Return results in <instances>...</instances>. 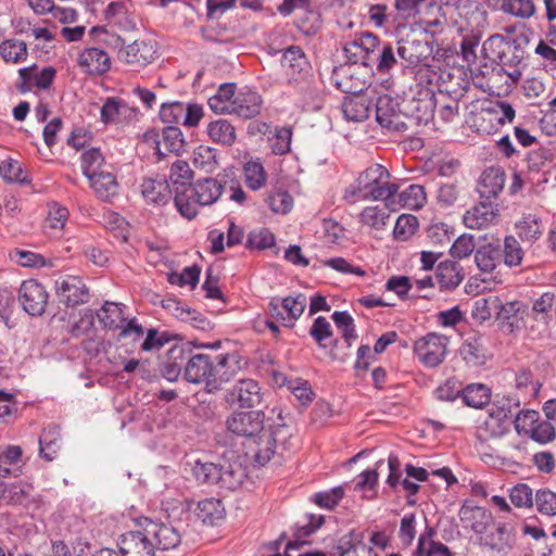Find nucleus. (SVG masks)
<instances>
[{"mask_svg": "<svg viewBox=\"0 0 556 556\" xmlns=\"http://www.w3.org/2000/svg\"><path fill=\"white\" fill-rule=\"evenodd\" d=\"M181 543L180 530L169 522L148 520L143 528L119 536L123 556H156V552L176 548Z\"/></svg>", "mask_w": 556, "mask_h": 556, "instance_id": "nucleus-1", "label": "nucleus"}, {"mask_svg": "<svg viewBox=\"0 0 556 556\" xmlns=\"http://www.w3.org/2000/svg\"><path fill=\"white\" fill-rule=\"evenodd\" d=\"M389 170L380 164H371L363 170L355 182L344 192V199L350 203L359 200L392 201L399 191V185L390 181Z\"/></svg>", "mask_w": 556, "mask_h": 556, "instance_id": "nucleus-2", "label": "nucleus"}, {"mask_svg": "<svg viewBox=\"0 0 556 556\" xmlns=\"http://www.w3.org/2000/svg\"><path fill=\"white\" fill-rule=\"evenodd\" d=\"M223 191L224 185L217 178H203L197 180L191 188L177 192L174 201L178 212L192 219L198 215L199 206L214 204Z\"/></svg>", "mask_w": 556, "mask_h": 556, "instance_id": "nucleus-3", "label": "nucleus"}, {"mask_svg": "<svg viewBox=\"0 0 556 556\" xmlns=\"http://www.w3.org/2000/svg\"><path fill=\"white\" fill-rule=\"evenodd\" d=\"M290 435L282 410L279 409L277 420L268 424L265 430L248 441V453L252 454L257 465L264 466L275 456L278 444H285Z\"/></svg>", "mask_w": 556, "mask_h": 556, "instance_id": "nucleus-4", "label": "nucleus"}, {"mask_svg": "<svg viewBox=\"0 0 556 556\" xmlns=\"http://www.w3.org/2000/svg\"><path fill=\"white\" fill-rule=\"evenodd\" d=\"M369 71L361 64H341L333 68L331 81L334 87L349 96L364 93L367 89Z\"/></svg>", "mask_w": 556, "mask_h": 556, "instance_id": "nucleus-5", "label": "nucleus"}, {"mask_svg": "<svg viewBox=\"0 0 556 556\" xmlns=\"http://www.w3.org/2000/svg\"><path fill=\"white\" fill-rule=\"evenodd\" d=\"M376 121L389 132H404L408 129L407 114L400 109L397 100L388 94L380 96L376 102Z\"/></svg>", "mask_w": 556, "mask_h": 556, "instance_id": "nucleus-6", "label": "nucleus"}, {"mask_svg": "<svg viewBox=\"0 0 556 556\" xmlns=\"http://www.w3.org/2000/svg\"><path fill=\"white\" fill-rule=\"evenodd\" d=\"M447 338L430 332L414 343V352L418 359L428 367L440 365L446 354Z\"/></svg>", "mask_w": 556, "mask_h": 556, "instance_id": "nucleus-7", "label": "nucleus"}, {"mask_svg": "<svg viewBox=\"0 0 556 556\" xmlns=\"http://www.w3.org/2000/svg\"><path fill=\"white\" fill-rule=\"evenodd\" d=\"M437 109L434 91L429 87H422L405 103L407 121L414 119L416 124H428L433 118Z\"/></svg>", "mask_w": 556, "mask_h": 556, "instance_id": "nucleus-8", "label": "nucleus"}, {"mask_svg": "<svg viewBox=\"0 0 556 556\" xmlns=\"http://www.w3.org/2000/svg\"><path fill=\"white\" fill-rule=\"evenodd\" d=\"M58 299L66 306L85 304L89 300V289L78 276H64L55 280Z\"/></svg>", "mask_w": 556, "mask_h": 556, "instance_id": "nucleus-9", "label": "nucleus"}, {"mask_svg": "<svg viewBox=\"0 0 556 556\" xmlns=\"http://www.w3.org/2000/svg\"><path fill=\"white\" fill-rule=\"evenodd\" d=\"M396 53L406 66H416L431 58L433 48L426 38L408 36L397 41Z\"/></svg>", "mask_w": 556, "mask_h": 556, "instance_id": "nucleus-10", "label": "nucleus"}, {"mask_svg": "<svg viewBox=\"0 0 556 556\" xmlns=\"http://www.w3.org/2000/svg\"><path fill=\"white\" fill-rule=\"evenodd\" d=\"M48 298L45 287L34 279L23 281L18 290V300L24 311L31 316H40L45 313Z\"/></svg>", "mask_w": 556, "mask_h": 556, "instance_id": "nucleus-11", "label": "nucleus"}, {"mask_svg": "<svg viewBox=\"0 0 556 556\" xmlns=\"http://www.w3.org/2000/svg\"><path fill=\"white\" fill-rule=\"evenodd\" d=\"M227 429L237 435L247 437L249 440L265 430L264 413L261 410L238 412L228 417Z\"/></svg>", "mask_w": 556, "mask_h": 556, "instance_id": "nucleus-12", "label": "nucleus"}, {"mask_svg": "<svg viewBox=\"0 0 556 556\" xmlns=\"http://www.w3.org/2000/svg\"><path fill=\"white\" fill-rule=\"evenodd\" d=\"M500 220L498 204L491 201H481L470 207L463 216V223L470 229H486Z\"/></svg>", "mask_w": 556, "mask_h": 556, "instance_id": "nucleus-13", "label": "nucleus"}, {"mask_svg": "<svg viewBox=\"0 0 556 556\" xmlns=\"http://www.w3.org/2000/svg\"><path fill=\"white\" fill-rule=\"evenodd\" d=\"M156 54L155 43L151 40H135L118 52V59L135 67L142 68L151 64Z\"/></svg>", "mask_w": 556, "mask_h": 556, "instance_id": "nucleus-14", "label": "nucleus"}, {"mask_svg": "<svg viewBox=\"0 0 556 556\" xmlns=\"http://www.w3.org/2000/svg\"><path fill=\"white\" fill-rule=\"evenodd\" d=\"M214 361L206 354L190 355L185 364L184 377L191 383H205L208 391L211 390V379L213 378Z\"/></svg>", "mask_w": 556, "mask_h": 556, "instance_id": "nucleus-15", "label": "nucleus"}, {"mask_svg": "<svg viewBox=\"0 0 556 556\" xmlns=\"http://www.w3.org/2000/svg\"><path fill=\"white\" fill-rule=\"evenodd\" d=\"M136 116L137 109L118 97H108L100 111V121L104 125L130 123Z\"/></svg>", "mask_w": 556, "mask_h": 556, "instance_id": "nucleus-16", "label": "nucleus"}, {"mask_svg": "<svg viewBox=\"0 0 556 556\" xmlns=\"http://www.w3.org/2000/svg\"><path fill=\"white\" fill-rule=\"evenodd\" d=\"M241 370V358L237 353L217 355L214 359L213 378L211 390L220 389L222 384L228 382Z\"/></svg>", "mask_w": 556, "mask_h": 556, "instance_id": "nucleus-17", "label": "nucleus"}, {"mask_svg": "<svg viewBox=\"0 0 556 556\" xmlns=\"http://www.w3.org/2000/svg\"><path fill=\"white\" fill-rule=\"evenodd\" d=\"M227 401L231 405L253 407L262 402L261 388L253 379H241L229 390Z\"/></svg>", "mask_w": 556, "mask_h": 556, "instance_id": "nucleus-18", "label": "nucleus"}, {"mask_svg": "<svg viewBox=\"0 0 556 556\" xmlns=\"http://www.w3.org/2000/svg\"><path fill=\"white\" fill-rule=\"evenodd\" d=\"M21 84L17 89L25 93L31 90L33 87L39 89H48L55 77V70L51 66H47L41 71H38L36 65L29 67H23L18 71Z\"/></svg>", "mask_w": 556, "mask_h": 556, "instance_id": "nucleus-19", "label": "nucleus"}, {"mask_svg": "<svg viewBox=\"0 0 556 556\" xmlns=\"http://www.w3.org/2000/svg\"><path fill=\"white\" fill-rule=\"evenodd\" d=\"M478 543L492 551L506 552L511 548L514 535L505 523L493 521L492 527L478 538Z\"/></svg>", "mask_w": 556, "mask_h": 556, "instance_id": "nucleus-20", "label": "nucleus"}, {"mask_svg": "<svg viewBox=\"0 0 556 556\" xmlns=\"http://www.w3.org/2000/svg\"><path fill=\"white\" fill-rule=\"evenodd\" d=\"M77 64L89 75H103L111 68V59L102 49L87 48L79 53Z\"/></svg>", "mask_w": 556, "mask_h": 556, "instance_id": "nucleus-21", "label": "nucleus"}, {"mask_svg": "<svg viewBox=\"0 0 556 556\" xmlns=\"http://www.w3.org/2000/svg\"><path fill=\"white\" fill-rule=\"evenodd\" d=\"M219 469L218 485L225 490H237L247 478V469L239 458L223 459Z\"/></svg>", "mask_w": 556, "mask_h": 556, "instance_id": "nucleus-22", "label": "nucleus"}, {"mask_svg": "<svg viewBox=\"0 0 556 556\" xmlns=\"http://www.w3.org/2000/svg\"><path fill=\"white\" fill-rule=\"evenodd\" d=\"M263 105L262 97L253 90L242 89L233 98L230 114L249 119L260 114Z\"/></svg>", "mask_w": 556, "mask_h": 556, "instance_id": "nucleus-23", "label": "nucleus"}, {"mask_svg": "<svg viewBox=\"0 0 556 556\" xmlns=\"http://www.w3.org/2000/svg\"><path fill=\"white\" fill-rule=\"evenodd\" d=\"M460 521L479 536L492 527V514L483 507L463 505L459 509Z\"/></svg>", "mask_w": 556, "mask_h": 556, "instance_id": "nucleus-24", "label": "nucleus"}, {"mask_svg": "<svg viewBox=\"0 0 556 556\" xmlns=\"http://www.w3.org/2000/svg\"><path fill=\"white\" fill-rule=\"evenodd\" d=\"M374 101L367 92L346 96L342 102V112L348 121L363 122L369 117Z\"/></svg>", "mask_w": 556, "mask_h": 556, "instance_id": "nucleus-25", "label": "nucleus"}, {"mask_svg": "<svg viewBox=\"0 0 556 556\" xmlns=\"http://www.w3.org/2000/svg\"><path fill=\"white\" fill-rule=\"evenodd\" d=\"M505 185V172L501 167L483 170L478 182V192L482 199L497 198Z\"/></svg>", "mask_w": 556, "mask_h": 556, "instance_id": "nucleus-26", "label": "nucleus"}, {"mask_svg": "<svg viewBox=\"0 0 556 556\" xmlns=\"http://www.w3.org/2000/svg\"><path fill=\"white\" fill-rule=\"evenodd\" d=\"M188 358V350L181 345H174L167 352L166 359L162 363L161 372L163 377L174 382L181 374V368H185Z\"/></svg>", "mask_w": 556, "mask_h": 556, "instance_id": "nucleus-27", "label": "nucleus"}, {"mask_svg": "<svg viewBox=\"0 0 556 556\" xmlns=\"http://www.w3.org/2000/svg\"><path fill=\"white\" fill-rule=\"evenodd\" d=\"M104 17L109 25L122 31H130L136 27V23L123 1L111 2L104 12Z\"/></svg>", "mask_w": 556, "mask_h": 556, "instance_id": "nucleus-28", "label": "nucleus"}, {"mask_svg": "<svg viewBox=\"0 0 556 556\" xmlns=\"http://www.w3.org/2000/svg\"><path fill=\"white\" fill-rule=\"evenodd\" d=\"M88 179L99 200L111 201L112 198L118 194V184L111 172L104 170L88 177Z\"/></svg>", "mask_w": 556, "mask_h": 556, "instance_id": "nucleus-29", "label": "nucleus"}, {"mask_svg": "<svg viewBox=\"0 0 556 556\" xmlns=\"http://www.w3.org/2000/svg\"><path fill=\"white\" fill-rule=\"evenodd\" d=\"M464 279L463 268L453 261H444L438 265L435 280L440 289L452 290L460 285Z\"/></svg>", "mask_w": 556, "mask_h": 556, "instance_id": "nucleus-30", "label": "nucleus"}, {"mask_svg": "<svg viewBox=\"0 0 556 556\" xmlns=\"http://www.w3.org/2000/svg\"><path fill=\"white\" fill-rule=\"evenodd\" d=\"M315 342L323 349L329 348V356L333 361L344 362L348 354L338 355L333 349L338 345V340L332 337L331 325L325 317L315 318Z\"/></svg>", "mask_w": 556, "mask_h": 556, "instance_id": "nucleus-31", "label": "nucleus"}, {"mask_svg": "<svg viewBox=\"0 0 556 556\" xmlns=\"http://www.w3.org/2000/svg\"><path fill=\"white\" fill-rule=\"evenodd\" d=\"M305 298L298 295L295 298L289 296L282 300L281 304L270 303L271 316L277 319L286 320L287 317L292 320L300 317L305 308Z\"/></svg>", "mask_w": 556, "mask_h": 556, "instance_id": "nucleus-32", "label": "nucleus"}, {"mask_svg": "<svg viewBox=\"0 0 556 556\" xmlns=\"http://www.w3.org/2000/svg\"><path fill=\"white\" fill-rule=\"evenodd\" d=\"M206 131L212 141L222 146L231 147L237 140L235 126L224 118L211 122Z\"/></svg>", "mask_w": 556, "mask_h": 556, "instance_id": "nucleus-33", "label": "nucleus"}, {"mask_svg": "<svg viewBox=\"0 0 556 556\" xmlns=\"http://www.w3.org/2000/svg\"><path fill=\"white\" fill-rule=\"evenodd\" d=\"M508 429L509 424L506 420L489 410L488 416L477 430V438L483 444L489 439L502 437Z\"/></svg>", "mask_w": 556, "mask_h": 556, "instance_id": "nucleus-34", "label": "nucleus"}, {"mask_svg": "<svg viewBox=\"0 0 556 556\" xmlns=\"http://www.w3.org/2000/svg\"><path fill=\"white\" fill-rule=\"evenodd\" d=\"M141 193L148 202L162 205L170 199L172 190L167 181L147 178L141 184Z\"/></svg>", "mask_w": 556, "mask_h": 556, "instance_id": "nucleus-35", "label": "nucleus"}, {"mask_svg": "<svg viewBox=\"0 0 556 556\" xmlns=\"http://www.w3.org/2000/svg\"><path fill=\"white\" fill-rule=\"evenodd\" d=\"M194 513L202 523L213 526L224 518L225 508L219 500L211 497L198 502Z\"/></svg>", "mask_w": 556, "mask_h": 556, "instance_id": "nucleus-36", "label": "nucleus"}, {"mask_svg": "<svg viewBox=\"0 0 556 556\" xmlns=\"http://www.w3.org/2000/svg\"><path fill=\"white\" fill-rule=\"evenodd\" d=\"M156 153L160 159L164 155L160 146L163 144L168 152L177 155L186 151V141L180 128L176 126H167L163 129L162 141L156 140Z\"/></svg>", "mask_w": 556, "mask_h": 556, "instance_id": "nucleus-37", "label": "nucleus"}, {"mask_svg": "<svg viewBox=\"0 0 556 556\" xmlns=\"http://www.w3.org/2000/svg\"><path fill=\"white\" fill-rule=\"evenodd\" d=\"M236 94L235 84H223L216 93L208 99V106L217 114H230Z\"/></svg>", "mask_w": 556, "mask_h": 556, "instance_id": "nucleus-38", "label": "nucleus"}, {"mask_svg": "<svg viewBox=\"0 0 556 556\" xmlns=\"http://www.w3.org/2000/svg\"><path fill=\"white\" fill-rule=\"evenodd\" d=\"M193 172L186 161L177 160L170 166L169 182L173 186L175 197L177 192L191 188Z\"/></svg>", "mask_w": 556, "mask_h": 556, "instance_id": "nucleus-39", "label": "nucleus"}, {"mask_svg": "<svg viewBox=\"0 0 556 556\" xmlns=\"http://www.w3.org/2000/svg\"><path fill=\"white\" fill-rule=\"evenodd\" d=\"M23 466L20 446H8L0 454V477L18 476Z\"/></svg>", "mask_w": 556, "mask_h": 556, "instance_id": "nucleus-40", "label": "nucleus"}, {"mask_svg": "<svg viewBox=\"0 0 556 556\" xmlns=\"http://www.w3.org/2000/svg\"><path fill=\"white\" fill-rule=\"evenodd\" d=\"M463 359L470 366H479L484 363V348L480 337H468L459 349Z\"/></svg>", "mask_w": 556, "mask_h": 556, "instance_id": "nucleus-41", "label": "nucleus"}, {"mask_svg": "<svg viewBox=\"0 0 556 556\" xmlns=\"http://www.w3.org/2000/svg\"><path fill=\"white\" fill-rule=\"evenodd\" d=\"M165 307L172 309L176 317L197 329L207 330L211 328V323L205 316L197 311L184 307L179 302L169 300Z\"/></svg>", "mask_w": 556, "mask_h": 556, "instance_id": "nucleus-42", "label": "nucleus"}, {"mask_svg": "<svg viewBox=\"0 0 556 556\" xmlns=\"http://www.w3.org/2000/svg\"><path fill=\"white\" fill-rule=\"evenodd\" d=\"M39 445L41 456L48 462L53 460L61 447L60 429L55 426L43 429Z\"/></svg>", "mask_w": 556, "mask_h": 556, "instance_id": "nucleus-43", "label": "nucleus"}, {"mask_svg": "<svg viewBox=\"0 0 556 556\" xmlns=\"http://www.w3.org/2000/svg\"><path fill=\"white\" fill-rule=\"evenodd\" d=\"M97 316L103 327L112 330L123 328L126 321L121 304L114 302H105Z\"/></svg>", "mask_w": 556, "mask_h": 556, "instance_id": "nucleus-44", "label": "nucleus"}, {"mask_svg": "<svg viewBox=\"0 0 556 556\" xmlns=\"http://www.w3.org/2000/svg\"><path fill=\"white\" fill-rule=\"evenodd\" d=\"M0 55L7 63H21L27 59L26 42L18 39H5L0 43Z\"/></svg>", "mask_w": 556, "mask_h": 556, "instance_id": "nucleus-45", "label": "nucleus"}, {"mask_svg": "<svg viewBox=\"0 0 556 556\" xmlns=\"http://www.w3.org/2000/svg\"><path fill=\"white\" fill-rule=\"evenodd\" d=\"M518 237L529 244L539 240L543 233L540 219L535 215L523 216L521 220L516 223Z\"/></svg>", "mask_w": 556, "mask_h": 556, "instance_id": "nucleus-46", "label": "nucleus"}, {"mask_svg": "<svg viewBox=\"0 0 556 556\" xmlns=\"http://www.w3.org/2000/svg\"><path fill=\"white\" fill-rule=\"evenodd\" d=\"M462 397L467 406L482 408L491 400V390L481 383L469 384L463 389Z\"/></svg>", "mask_w": 556, "mask_h": 556, "instance_id": "nucleus-47", "label": "nucleus"}, {"mask_svg": "<svg viewBox=\"0 0 556 556\" xmlns=\"http://www.w3.org/2000/svg\"><path fill=\"white\" fill-rule=\"evenodd\" d=\"M192 163L205 173H213L219 165L217 150L208 146H199L193 151Z\"/></svg>", "mask_w": 556, "mask_h": 556, "instance_id": "nucleus-48", "label": "nucleus"}, {"mask_svg": "<svg viewBox=\"0 0 556 556\" xmlns=\"http://www.w3.org/2000/svg\"><path fill=\"white\" fill-rule=\"evenodd\" d=\"M501 258L500 247L486 244L479 248L475 254V261L478 268L484 273H491L496 268Z\"/></svg>", "mask_w": 556, "mask_h": 556, "instance_id": "nucleus-49", "label": "nucleus"}, {"mask_svg": "<svg viewBox=\"0 0 556 556\" xmlns=\"http://www.w3.org/2000/svg\"><path fill=\"white\" fill-rule=\"evenodd\" d=\"M515 387L523 393L525 397L535 399L539 395L542 383L533 379L531 369L520 368L515 376Z\"/></svg>", "mask_w": 556, "mask_h": 556, "instance_id": "nucleus-50", "label": "nucleus"}, {"mask_svg": "<svg viewBox=\"0 0 556 556\" xmlns=\"http://www.w3.org/2000/svg\"><path fill=\"white\" fill-rule=\"evenodd\" d=\"M345 494L346 492L343 485L315 492V505L319 508L333 511L345 497Z\"/></svg>", "mask_w": 556, "mask_h": 556, "instance_id": "nucleus-51", "label": "nucleus"}, {"mask_svg": "<svg viewBox=\"0 0 556 556\" xmlns=\"http://www.w3.org/2000/svg\"><path fill=\"white\" fill-rule=\"evenodd\" d=\"M482 49L488 59L497 62L504 54L510 53L513 43L502 35H493L483 42Z\"/></svg>", "mask_w": 556, "mask_h": 556, "instance_id": "nucleus-52", "label": "nucleus"}, {"mask_svg": "<svg viewBox=\"0 0 556 556\" xmlns=\"http://www.w3.org/2000/svg\"><path fill=\"white\" fill-rule=\"evenodd\" d=\"M520 404L521 401L518 396L513 394L504 395L492 405L490 410L506 420V422L510 424V421H514Z\"/></svg>", "mask_w": 556, "mask_h": 556, "instance_id": "nucleus-53", "label": "nucleus"}, {"mask_svg": "<svg viewBox=\"0 0 556 556\" xmlns=\"http://www.w3.org/2000/svg\"><path fill=\"white\" fill-rule=\"evenodd\" d=\"M105 166V159L100 149L91 148L83 153L81 168L87 178L106 170Z\"/></svg>", "mask_w": 556, "mask_h": 556, "instance_id": "nucleus-54", "label": "nucleus"}, {"mask_svg": "<svg viewBox=\"0 0 556 556\" xmlns=\"http://www.w3.org/2000/svg\"><path fill=\"white\" fill-rule=\"evenodd\" d=\"M389 217L390 214L388 213L387 205L382 207L378 205L367 206L359 215V219L363 225L376 230L383 229Z\"/></svg>", "mask_w": 556, "mask_h": 556, "instance_id": "nucleus-55", "label": "nucleus"}, {"mask_svg": "<svg viewBox=\"0 0 556 556\" xmlns=\"http://www.w3.org/2000/svg\"><path fill=\"white\" fill-rule=\"evenodd\" d=\"M219 463L201 462L197 460L192 466V475L194 479L202 484H217L218 485V473Z\"/></svg>", "mask_w": 556, "mask_h": 556, "instance_id": "nucleus-56", "label": "nucleus"}, {"mask_svg": "<svg viewBox=\"0 0 556 556\" xmlns=\"http://www.w3.org/2000/svg\"><path fill=\"white\" fill-rule=\"evenodd\" d=\"M31 493V485L27 483H4V492L2 496V505H21L25 503Z\"/></svg>", "mask_w": 556, "mask_h": 556, "instance_id": "nucleus-57", "label": "nucleus"}, {"mask_svg": "<svg viewBox=\"0 0 556 556\" xmlns=\"http://www.w3.org/2000/svg\"><path fill=\"white\" fill-rule=\"evenodd\" d=\"M504 263L508 267L519 266L523 260L525 251L521 244L514 236H507L504 239L503 251Z\"/></svg>", "mask_w": 556, "mask_h": 556, "instance_id": "nucleus-58", "label": "nucleus"}, {"mask_svg": "<svg viewBox=\"0 0 556 556\" xmlns=\"http://www.w3.org/2000/svg\"><path fill=\"white\" fill-rule=\"evenodd\" d=\"M415 556H454L450 548L441 542H434L421 534L418 539V546L414 552Z\"/></svg>", "mask_w": 556, "mask_h": 556, "instance_id": "nucleus-59", "label": "nucleus"}, {"mask_svg": "<svg viewBox=\"0 0 556 556\" xmlns=\"http://www.w3.org/2000/svg\"><path fill=\"white\" fill-rule=\"evenodd\" d=\"M244 181L252 190L261 189L266 181L263 165L257 161H249L243 166Z\"/></svg>", "mask_w": 556, "mask_h": 556, "instance_id": "nucleus-60", "label": "nucleus"}, {"mask_svg": "<svg viewBox=\"0 0 556 556\" xmlns=\"http://www.w3.org/2000/svg\"><path fill=\"white\" fill-rule=\"evenodd\" d=\"M501 8L503 12L522 20L530 18L535 13L532 0H503Z\"/></svg>", "mask_w": 556, "mask_h": 556, "instance_id": "nucleus-61", "label": "nucleus"}, {"mask_svg": "<svg viewBox=\"0 0 556 556\" xmlns=\"http://www.w3.org/2000/svg\"><path fill=\"white\" fill-rule=\"evenodd\" d=\"M399 203L409 208H419L424 205L426 194L424 187L420 185H409L405 190L399 192Z\"/></svg>", "mask_w": 556, "mask_h": 556, "instance_id": "nucleus-62", "label": "nucleus"}, {"mask_svg": "<svg viewBox=\"0 0 556 556\" xmlns=\"http://www.w3.org/2000/svg\"><path fill=\"white\" fill-rule=\"evenodd\" d=\"M419 223L416 216L410 214L401 215L395 223L393 236L396 240H408L418 229Z\"/></svg>", "mask_w": 556, "mask_h": 556, "instance_id": "nucleus-63", "label": "nucleus"}, {"mask_svg": "<svg viewBox=\"0 0 556 556\" xmlns=\"http://www.w3.org/2000/svg\"><path fill=\"white\" fill-rule=\"evenodd\" d=\"M338 556H378V554L363 542L352 543L343 538L336 547Z\"/></svg>", "mask_w": 556, "mask_h": 556, "instance_id": "nucleus-64", "label": "nucleus"}]
</instances>
